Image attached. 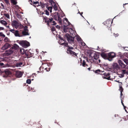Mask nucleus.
Listing matches in <instances>:
<instances>
[{"label":"nucleus","mask_w":128,"mask_h":128,"mask_svg":"<svg viewBox=\"0 0 128 128\" xmlns=\"http://www.w3.org/2000/svg\"><path fill=\"white\" fill-rule=\"evenodd\" d=\"M75 36L74 34H70V35L69 34L66 33L64 35V38L60 36V38L64 41L65 40L66 38L69 43H71L74 41V38Z\"/></svg>","instance_id":"1"},{"label":"nucleus","mask_w":128,"mask_h":128,"mask_svg":"<svg viewBox=\"0 0 128 128\" xmlns=\"http://www.w3.org/2000/svg\"><path fill=\"white\" fill-rule=\"evenodd\" d=\"M52 16H50L49 18L46 16H43L44 20L48 26H50V24L51 25L53 26H55L56 24V23L54 20V18Z\"/></svg>","instance_id":"2"},{"label":"nucleus","mask_w":128,"mask_h":128,"mask_svg":"<svg viewBox=\"0 0 128 128\" xmlns=\"http://www.w3.org/2000/svg\"><path fill=\"white\" fill-rule=\"evenodd\" d=\"M17 42L20 45L24 48H27L30 46L29 43L26 40L21 41L18 40L17 41Z\"/></svg>","instance_id":"3"},{"label":"nucleus","mask_w":128,"mask_h":128,"mask_svg":"<svg viewBox=\"0 0 128 128\" xmlns=\"http://www.w3.org/2000/svg\"><path fill=\"white\" fill-rule=\"evenodd\" d=\"M20 51L21 53L22 54L25 53L28 58H30L32 56H33V54L31 53L28 51L26 50L25 52L23 48L21 49L20 50Z\"/></svg>","instance_id":"4"},{"label":"nucleus","mask_w":128,"mask_h":128,"mask_svg":"<svg viewBox=\"0 0 128 128\" xmlns=\"http://www.w3.org/2000/svg\"><path fill=\"white\" fill-rule=\"evenodd\" d=\"M67 47H68L67 52L68 54H72L73 55H74L76 56H77L76 54L71 50H72L74 49L72 47H70L68 46Z\"/></svg>","instance_id":"5"},{"label":"nucleus","mask_w":128,"mask_h":128,"mask_svg":"<svg viewBox=\"0 0 128 128\" xmlns=\"http://www.w3.org/2000/svg\"><path fill=\"white\" fill-rule=\"evenodd\" d=\"M108 60L109 61L112 60V58L116 56V54L114 52H110L108 54Z\"/></svg>","instance_id":"6"},{"label":"nucleus","mask_w":128,"mask_h":128,"mask_svg":"<svg viewBox=\"0 0 128 128\" xmlns=\"http://www.w3.org/2000/svg\"><path fill=\"white\" fill-rule=\"evenodd\" d=\"M103 74H103L104 76L103 77L104 79H106L108 80H109L110 79V74L108 73H106V72H102Z\"/></svg>","instance_id":"7"},{"label":"nucleus","mask_w":128,"mask_h":128,"mask_svg":"<svg viewBox=\"0 0 128 128\" xmlns=\"http://www.w3.org/2000/svg\"><path fill=\"white\" fill-rule=\"evenodd\" d=\"M11 46L10 44L8 43H6L2 47V50H4L7 49L10 47Z\"/></svg>","instance_id":"8"},{"label":"nucleus","mask_w":128,"mask_h":128,"mask_svg":"<svg viewBox=\"0 0 128 128\" xmlns=\"http://www.w3.org/2000/svg\"><path fill=\"white\" fill-rule=\"evenodd\" d=\"M3 73L4 74L3 77H7L9 75L11 74V72L8 70H4Z\"/></svg>","instance_id":"9"},{"label":"nucleus","mask_w":128,"mask_h":128,"mask_svg":"<svg viewBox=\"0 0 128 128\" xmlns=\"http://www.w3.org/2000/svg\"><path fill=\"white\" fill-rule=\"evenodd\" d=\"M23 60H18L16 64V66L17 67H21L23 64Z\"/></svg>","instance_id":"10"},{"label":"nucleus","mask_w":128,"mask_h":128,"mask_svg":"<svg viewBox=\"0 0 128 128\" xmlns=\"http://www.w3.org/2000/svg\"><path fill=\"white\" fill-rule=\"evenodd\" d=\"M22 74H23L20 71H17L16 72L15 75L16 76L17 78H20L21 77Z\"/></svg>","instance_id":"11"},{"label":"nucleus","mask_w":128,"mask_h":128,"mask_svg":"<svg viewBox=\"0 0 128 128\" xmlns=\"http://www.w3.org/2000/svg\"><path fill=\"white\" fill-rule=\"evenodd\" d=\"M119 64L122 68H125L126 66L124 64L123 61L120 60H118V61Z\"/></svg>","instance_id":"12"},{"label":"nucleus","mask_w":128,"mask_h":128,"mask_svg":"<svg viewBox=\"0 0 128 128\" xmlns=\"http://www.w3.org/2000/svg\"><path fill=\"white\" fill-rule=\"evenodd\" d=\"M112 22L113 20L112 21L110 20H107L106 21L105 23H106V26L109 27L111 26V24H112Z\"/></svg>","instance_id":"13"},{"label":"nucleus","mask_w":128,"mask_h":128,"mask_svg":"<svg viewBox=\"0 0 128 128\" xmlns=\"http://www.w3.org/2000/svg\"><path fill=\"white\" fill-rule=\"evenodd\" d=\"M13 51H14L11 48L8 50H6V53L7 55L8 56L12 53Z\"/></svg>","instance_id":"14"},{"label":"nucleus","mask_w":128,"mask_h":128,"mask_svg":"<svg viewBox=\"0 0 128 128\" xmlns=\"http://www.w3.org/2000/svg\"><path fill=\"white\" fill-rule=\"evenodd\" d=\"M121 72L122 73L120 75L122 77H124V74H128V72L125 70H122Z\"/></svg>","instance_id":"15"},{"label":"nucleus","mask_w":128,"mask_h":128,"mask_svg":"<svg viewBox=\"0 0 128 128\" xmlns=\"http://www.w3.org/2000/svg\"><path fill=\"white\" fill-rule=\"evenodd\" d=\"M101 56L104 59H108V54H107L104 52H102L101 54Z\"/></svg>","instance_id":"16"},{"label":"nucleus","mask_w":128,"mask_h":128,"mask_svg":"<svg viewBox=\"0 0 128 128\" xmlns=\"http://www.w3.org/2000/svg\"><path fill=\"white\" fill-rule=\"evenodd\" d=\"M12 24L13 26H14L15 27L18 26V22L15 20H13V21H12Z\"/></svg>","instance_id":"17"},{"label":"nucleus","mask_w":128,"mask_h":128,"mask_svg":"<svg viewBox=\"0 0 128 128\" xmlns=\"http://www.w3.org/2000/svg\"><path fill=\"white\" fill-rule=\"evenodd\" d=\"M113 68L116 69H119V67L118 64L116 63H115L113 64L112 65Z\"/></svg>","instance_id":"18"},{"label":"nucleus","mask_w":128,"mask_h":128,"mask_svg":"<svg viewBox=\"0 0 128 128\" xmlns=\"http://www.w3.org/2000/svg\"><path fill=\"white\" fill-rule=\"evenodd\" d=\"M122 90H120V99H124V96H123V94L122 93V92L123 91L124 89L123 88H122Z\"/></svg>","instance_id":"19"},{"label":"nucleus","mask_w":128,"mask_h":128,"mask_svg":"<svg viewBox=\"0 0 128 128\" xmlns=\"http://www.w3.org/2000/svg\"><path fill=\"white\" fill-rule=\"evenodd\" d=\"M19 46L16 44H15L14 46H12L11 48L13 50V49L14 50H17Z\"/></svg>","instance_id":"20"},{"label":"nucleus","mask_w":128,"mask_h":128,"mask_svg":"<svg viewBox=\"0 0 128 128\" xmlns=\"http://www.w3.org/2000/svg\"><path fill=\"white\" fill-rule=\"evenodd\" d=\"M14 35L16 36H20V35L18 33V31L17 30H16Z\"/></svg>","instance_id":"21"},{"label":"nucleus","mask_w":128,"mask_h":128,"mask_svg":"<svg viewBox=\"0 0 128 128\" xmlns=\"http://www.w3.org/2000/svg\"><path fill=\"white\" fill-rule=\"evenodd\" d=\"M0 22L1 24L5 26L7 25L8 24L7 23L6 21L3 20H0Z\"/></svg>","instance_id":"22"},{"label":"nucleus","mask_w":128,"mask_h":128,"mask_svg":"<svg viewBox=\"0 0 128 128\" xmlns=\"http://www.w3.org/2000/svg\"><path fill=\"white\" fill-rule=\"evenodd\" d=\"M44 13L43 12L42 13V15H43V14H46L47 15H49V13L48 10H45L44 11Z\"/></svg>","instance_id":"23"},{"label":"nucleus","mask_w":128,"mask_h":128,"mask_svg":"<svg viewBox=\"0 0 128 128\" xmlns=\"http://www.w3.org/2000/svg\"><path fill=\"white\" fill-rule=\"evenodd\" d=\"M11 3L14 5H16L17 3L16 0H10Z\"/></svg>","instance_id":"24"},{"label":"nucleus","mask_w":128,"mask_h":128,"mask_svg":"<svg viewBox=\"0 0 128 128\" xmlns=\"http://www.w3.org/2000/svg\"><path fill=\"white\" fill-rule=\"evenodd\" d=\"M96 73L98 74H101L100 73L101 72V70H98L94 71Z\"/></svg>","instance_id":"25"},{"label":"nucleus","mask_w":128,"mask_h":128,"mask_svg":"<svg viewBox=\"0 0 128 128\" xmlns=\"http://www.w3.org/2000/svg\"><path fill=\"white\" fill-rule=\"evenodd\" d=\"M123 60L126 64L128 65V58H125Z\"/></svg>","instance_id":"26"},{"label":"nucleus","mask_w":128,"mask_h":128,"mask_svg":"<svg viewBox=\"0 0 128 128\" xmlns=\"http://www.w3.org/2000/svg\"><path fill=\"white\" fill-rule=\"evenodd\" d=\"M22 34L24 35H29V34L28 32H26V31H23L22 32Z\"/></svg>","instance_id":"27"},{"label":"nucleus","mask_w":128,"mask_h":128,"mask_svg":"<svg viewBox=\"0 0 128 128\" xmlns=\"http://www.w3.org/2000/svg\"><path fill=\"white\" fill-rule=\"evenodd\" d=\"M123 99H121V103H122V105L124 107V109H125V111L126 112V106H125L123 103Z\"/></svg>","instance_id":"28"},{"label":"nucleus","mask_w":128,"mask_h":128,"mask_svg":"<svg viewBox=\"0 0 128 128\" xmlns=\"http://www.w3.org/2000/svg\"><path fill=\"white\" fill-rule=\"evenodd\" d=\"M93 56L94 57V59L96 60H98L99 58L98 56L95 54H94Z\"/></svg>","instance_id":"29"},{"label":"nucleus","mask_w":128,"mask_h":128,"mask_svg":"<svg viewBox=\"0 0 128 128\" xmlns=\"http://www.w3.org/2000/svg\"><path fill=\"white\" fill-rule=\"evenodd\" d=\"M5 38L4 39V41L5 42H10V40H9L8 38L7 37H5Z\"/></svg>","instance_id":"30"},{"label":"nucleus","mask_w":128,"mask_h":128,"mask_svg":"<svg viewBox=\"0 0 128 128\" xmlns=\"http://www.w3.org/2000/svg\"><path fill=\"white\" fill-rule=\"evenodd\" d=\"M82 66H83L85 67L86 66H88V65L87 64H86V62L84 60H83L82 63Z\"/></svg>","instance_id":"31"},{"label":"nucleus","mask_w":128,"mask_h":128,"mask_svg":"<svg viewBox=\"0 0 128 128\" xmlns=\"http://www.w3.org/2000/svg\"><path fill=\"white\" fill-rule=\"evenodd\" d=\"M68 28L66 26H64V32H67Z\"/></svg>","instance_id":"32"},{"label":"nucleus","mask_w":128,"mask_h":128,"mask_svg":"<svg viewBox=\"0 0 128 128\" xmlns=\"http://www.w3.org/2000/svg\"><path fill=\"white\" fill-rule=\"evenodd\" d=\"M52 6H48V10L50 11V12H52Z\"/></svg>","instance_id":"33"},{"label":"nucleus","mask_w":128,"mask_h":128,"mask_svg":"<svg viewBox=\"0 0 128 128\" xmlns=\"http://www.w3.org/2000/svg\"><path fill=\"white\" fill-rule=\"evenodd\" d=\"M58 21L60 23L62 22V20L61 18H60V17L58 15Z\"/></svg>","instance_id":"34"},{"label":"nucleus","mask_w":128,"mask_h":128,"mask_svg":"<svg viewBox=\"0 0 128 128\" xmlns=\"http://www.w3.org/2000/svg\"><path fill=\"white\" fill-rule=\"evenodd\" d=\"M4 15L7 18H10L9 15L8 14H4Z\"/></svg>","instance_id":"35"},{"label":"nucleus","mask_w":128,"mask_h":128,"mask_svg":"<svg viewBox=\"0 0 128 128\" xmlns=\"http://www.w3.org/2000/svg\"><path fill=\"white\" fill-rule=\"evenodd\" d=\"M54 10H56L58 9V7L56 5V4L54 3Z\"/></svg>","instance_id":"36"},{"label":"nucleus","mask_w":128,"mask_h":128,"mask_svg":"<svg viewBox=\"0 0 128 128\" xmlns=\"http://www.w3.org/2000/svg\"><path fill=\"white\" fill-rule=\"evenodd\" d=\"M0 36L4 38L5 37V35H4L2 32H0Z\"/></svg>","instance_id":"37"},{"label":"nucleus","mask_w":128,"mask_h":128,"mask_svg":"<svg viewBox=\"0 0 128 128\" xmlns=\"http://www.w3.org/2000/svg\"><path fill=\"white\" fill-rule=\"evenodd\" d=\"M10 31L11 32H12L14 34H15V32H16V30H14L10 29Z\"/></svg>","instance_id":"38"},{"label":"nucleus","mask_w":128,"mask_h":128,"mask_svg":"<svg viewBox=\"0 0 128 128\" xmlns=\"http://www.w3.org/2000/svg\"><path fill=\"white\" fill-rule=\"evenodd\" d=\"M26 83L28 84H30L31 82V81L30 79H28L26 80Z\"/></svg>","instance_id":"39"},{"label":"nucleus","mask_w":128,"mask_h":128,"mask_svg":"<svg viewBox=\"0 0 128 128\" xmlns=\"http://www.w3.org/2000/svg\"><path fill=\"white\" fill-rule=\"evenodd\" d=\"M16 16L19 19H20L21 18V15L20 14H17L16 15Z\"/></svg>","instance_id":"40"},{"label":"nucleus","mask_w":128,"mask_h":128,"mask_svg":"<svg viewBox=\"0 0 128 128\" xmlns=\"http://www.w3.org/2000/svg\"><path fill=\"white\" fill-rule=\"evenodd\" d=\"M5 2L7 4H10V3L9 2V0H4Z\"/></svg>","instance_id":"41"},{"label":"nucleus","mask_w":128,"mask_h":128,"mask_svg":"<svg viewBox=\"0 0 128 128\" xmlns=\"http://www.w3.org/2000/svg\"><path fill=\"white\" fill-rule=\"evenodd\" d=\"M120 84H119L120 88L119 90H122V88H123L122 87V83L121 82L120 83Z\"/></svg>","instance_id":"42"},{"label":"nucleus","mask_w":128,"mask_h":128,"mask_svg":"<svg viewBox=\"0 0 128 128\" xmlns=\"http://www.w3.org/2000/svg\"><path fill=\"white\" fill-rule=\"evenodd\" d=\"M52 17H53L54 18H54L55 20H58V18L57 17V16L56 15V16L54 15V17H53V16H52Z\"/></svg>","instance_id":"43"},{"label":"nucleus","mask_w":128,"mask_h":128,"mask_svg":"<svg viewBox=\"0 0 128 128\" xmlns=\"http://www.w3.org/2000/svg\"><path fill=\"white\" fill-rule=\"evenodd\" d=\"M61 44L62 45H64V46H67V47L68 46V43H62Z\"/></svg>","instance_id":"44"},{"label":"nucleus","mask_w":128,"mask_h":128,"mask_svg":"<svg viewBox=\"0 0 128 128\" xmlns=\"http://www.w3.org/2000/svg\"><path fill=\"white\" fill-rule=\"evenodd\" d=\"M49 2L51 4H54L55 3L52 0H49Z\"/></svg>","instance_id":"45"},{"label":"nucleus","mask_w":128,"mask_h":128,"mask_svg":"<svg viewBox=\"0 0 128 128\" xmlns=\"http://www.w3.org/2000/svg\"><path fill=\"white\" fill-rule=\"evenodd\" d=\"M28 28L27 26H26L24 28V31H28Z\"/></svg>","instance_id":"46"},{"label":"nucleus","mask_w":128,"mask_h":128,"mask_svg":"<svg viewBox=\"0 0 128 128\" xmlns=\"http://www.w3.org/2000/svg\"><path fill=\"white\" fill-rule=\"evenodd\" d=\"M45 69L46 71H49L50 70V68H45Z\"/></svg>","instance_id":"47"},{"label":"nucleus","mask_w":128,"mask_h":128,"mask_svg":"<svg viewBox=\"0 0 128 128\" xmlns=\"http://www.w3.org/2000/svg\"><path fill=\"white\" fill-rule=\"evenodd\" d=\"M34 4L36 5L37 4H39V2L38 1H36V2H34L33 3Z\"/></svg>","instance_id":"48"},{"label":"nucleus","mask_w":128,"mask_h":128,"mask_svg":"<svg viewBox=\"0 0 128 128\" xmlns=\"http://www.w3.org/2000/svg\"><path fill=\"white\" fill-rule=\"evenodd\" d=\"M52 31H54L55 30V28L54 27H52Z\"/></svg>","instance_id":"49"},{"label":"nucleus","mask_w":128,"mask_h":128,"mask_svg":"<svg viewBox=\"0 0 128 128\" xmlns=\"http://www.w3.org/2000/svg\"><path fill=\"white\" fill-rule=\"evenodd\" d=\"M77 40L78 41H81L82 40L80 38H77Z\"/></svg>","instance_id":"50"},{"label":"nucleus","mask_w":128,"mask_h":128,"mask_svg":"<svg viewBox=\"0 0 128 128\" xmlns=\"http://www.w3.org/2000/svg\"><path fill=\"white\" fill-rule=\"evenodd\" d=\"M4 29V28L2 27H0V30H3Z\"/></svg>","instance_id":"51"},{"label":"nucleus","mask_w":128,"mask_h":128,"mask_svg":"<svg viewBox=\"0 0 128 128\" xmlns=\"http://www.w3.org/2000/svg\"><path fill=\"white\" fill-rule=\"evenodd\" d=\"M97 61V63H100V59H98V61Z\"/></svg>","instance_id":"52"},{"label":"nucleus","mask_w":128,"mask_h":128,"mask_svg":"<svg viewBox=\"0 0 128 128\" xmlns=\"http://www.w3.org/2000/svg\"><path fill=\"white\" fill-rule=\"evenodd\" d=\"M4 65V64L3 63L1 62H0V65L1 66H2Z\"/></svg>","instance_id":"53"},{"label":"nucleus","mask_w":128,"mask_h":128,"mask_svg":"<svg viewBox=\"0 0 128 128\" xmlns=\"http://www.w3.org/2000/svg\"><path fill=\"white\" fill-rule=\"evenodd\" d=\"M56 27L57 28H60V27L58 25L56 26Z\"/></svg>","instance_id":"54"},{"label":"nucleus","mask_w":128,"mask_h":128,"mask_svg":"<svg viewBox=\"0 0 128 128\" xmlns=\"http://www.w3.org/2000/svg\"><path fill=\"white\" fill-rule=\"evenodd\" d=\"M88 70H89V71H90V68H88Z\"/></svg>","instance_id":"55"},{"label":"nucleus","mask_w":128,"mask_h":128,"mask_svg":"<svg viewBox=\"0 0 128 128\" xmlns=\"http://www.w3.org/2000/svg\"><path fill=\"white\" fill-rule=\"evenodd\" d=\"M83 14V12H81V13H80V15L82 16H82V14Z\"/></svg>","instance_id":"56"},{"label":"nucleus","mask_w":128,"mask_h":128,"mask_svg":"<svg viewBox=\"0 0 128 128\" xmlns=\"http://www.w3.org/2000/svg\"><path fill=\"white\" fill-rule=\"evenodd\" d=\"M1 6H2L3 7H4V5H3V4H1Z\"/></svg>","instance_id":"57"},{"label":"nucleus","mask_w":128,"mask_h":128,"mask_svg":"<svg viewBox=\"0 0 128 128\" xmlns=\"http://www.w3.org/2000/svg\"><path fill=\"white\" fill-rule=\"evenodd\" d=\"M65 20L66 21H68V19L66 18L65 19Z\"/></svg>","instance_id":"58"},{"label":"nucleus","mask_w":128,"mask_h":128,"mask_svg":"<svg viewBox=\"0 0 128 128\" xmlns=\"http://www.w3.org/2000/svg\"><path fill=\"white\" fill-rule=\"evenodd\" d=\"M116 81V82H119V83H120V82H119V81Z\"/></svg>","instance_id":"59"},{"label":"nucleus","mask_w":128,"mask_h":128,"mask_svg":"<svg viewBox=\"0 0 128 128\" xmlns=\"http://www.w3.org/2000/svg\"><path fill=\"white\" fill-rule=\"evenodd\" d=\"M128 118V115H127L126 116Z\"/></svg>","instance_id":"60"},{"label":"nucleus","mask_w":128,"mask_h":128,"mask_svg":"<svg viewBox=\"0 0 128 128\" xmlns=\"http://www.w3.org/2000/svg\"><path fill=\"white\" fill-rule=\"evenodd\" d=\"M78 13H79V14H80V12H78Z\"/></svg>","instance_id":"61"},{"label":"nucleus","mask_w":128,"mask_h":128,"mask_svg":"<svg viewBox=\"0 0 128 128\" xmlns=\"http://www.w3.org/2000/svg\"><path fill=\"white\" fill-rule=\"evenodd\" d=\"M57 124H58L59 126H60V124H58L57 123Z\"/></svg>","instance_id":"62"},{"label":"nucleus","mask_w":128,"mask_h":128,"mask_svg":"<svg viewBox=\"0 0 128 128\" xmlns=\"http://www.w3.org/2000/svg\"><path fill=\"white\" fill-rule=\"evenodd\" d=\"M41 68V67L40 68H40Z\"/></svg>","instance_id":"63"},{"label":"nucleus","mask_w":128,"mask_h":128,"mask_svg":"<svg viewBox=\"0 0 128 128\" xmlns=\"http://www.w3.org/2000/svg\"><path fill=\"white\" fill-rule=\"evenodd\" d=\"M115 116H116V115H115Z\"/></svg>","instance_id":"64"}]
</instances>
